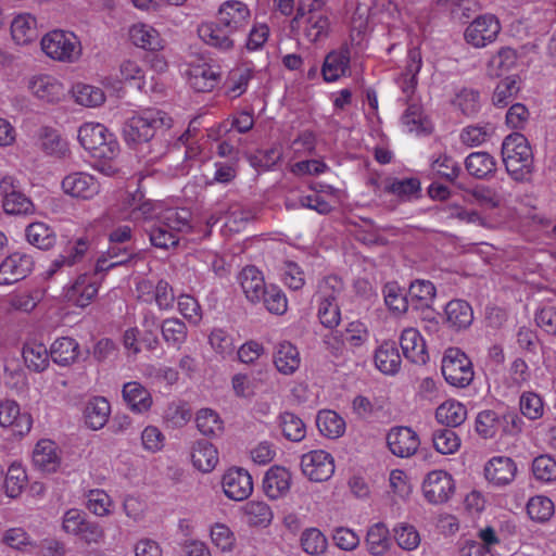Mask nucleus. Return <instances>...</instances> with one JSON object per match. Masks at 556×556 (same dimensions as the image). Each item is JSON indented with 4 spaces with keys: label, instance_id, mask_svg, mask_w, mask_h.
<instances>
[{
    "label": "nucleus",
    "instance_id": "obj_15",
    "mask_svg": "<svg viewBox=\"0 0 556 556\" xmlns=\"http://www.w3.org/2000/svg\"><path fill=\"white\" fill-rule=\"evenodd\" d=\"M33 425L28 413H21L20 405L13 400L0 402V426L11 430L13 435L27 434Z\"/></svg>",
    "mask_w": 556,
    "mask_h": 556
},
{
    "label": "nucleus",
    "instance_id": "obj_30",
    "mask_svg": "<svg viewBox=\"0 0 556 556\" xmlns=\"http://www.w3.org/2000/svg\"><path fill=\"white\" fill-rule=\"evenodd\" d=\"M193 466L202 472H211L218 463L217 448L207 440L197 441L192 446Z\"/></svg>",
    "mask_w": 556,
    "mask_h": 556
},
{
    "label": "nucleus",
    "instance_id": "obj_23",
    "mask_svg": "<svg viewBox=\"0 0 556 556\" xmlns=\"http://www.w3.org/2000/svg\"><path fill=\"white\" fill-rule=\"evenodd\" d=\"M291 478V472L287 468L277 465L270 467L263 480L265 494L271 500L285 496L290 490Z\"/></svg>",
    "mask_w": 556,
    "mask_h": 556
},
{
    "label": "nucleus",
    "instance_id": "obj_64",
    "mask_svg": "<svg viewBox=\"0 0 556 556\" xmlns=\"http://www.w3.org/2000/svg\"><path fill=\"white\" fill-rule=\"evenodd\" d=\"M301 545L307 554L319 555L327 548V539L318 529L311 528L302 533Z\"/></svg>",
    "mask_w": 556,
    "mask_h": 556
},
{
    "label": "nucleus",
    "instance_id": "obj_5",
    "mask_svg": "<svg viewBox=\"0 0 556 556\" xmlns=\"http://www.w3.org/2000/svg\"><path fill=\"white\" fill-rule=\"evenodd\" d=\"M28 92L45 104H59L66 99L67 89L60 77L49 73H36L26 79Z\"/></svg>",
    "mask_w": 556,
    "mask_h": 556
},
{
    "label": "nucleus",
    "instance_id": "obj_1",
    "mask_svg": "<svg viewBox=\"0 0 556 556\" xmlns=\"http://www.w3.org/2000/svg\"><path fill=\"white\" fill-rule=\"evenodd\" d=\"M77 139L90 156L97 160L92 165L97 170H104L106 162L113 160L119 151L115 136L100 123H84L78 128Z\"/></svg>",
    "mask_w": 556,
    "mask_h": 556
},
{
    "label": "nucleus",
    "instance_id": "obj_41",
    "mask_svg": "<svg viewBox=\"0 0 556 556\" xmlns=\"http://www.w3.org/2000/svg\"><path fill=\"white\" fill-rule=\"evenodd\" d=\"M467 417L465 405L456 401H446L435 410V419L439 424L448 428L460 426Z\"/></svg>",
    "mask_w": 556,
    "mask_h": 556
},
{
    "label": "nucleus",
    "instance_id": "obj_33",
    "mask_svg": "<svg viewBox=\"0 0 556 556\" xmlns=\"http://www.w3.org/2000/svg\"><path fill=\"white\" fill-rule=\"evenodd\" d=\"M190 220L191 212L185 207L166 208L160 212L157 216V222L167 228V230L175 231L176 235L190 232L192 229Z\"/></svg>",
    "mask_w": 556,
    "mask_h": 556
},
{
    "label": "nucleus",
    "instance_id": "obj_44",
    "mask_svg": "<svg viewBox=\"0 0 556 556\" xmlns=\"http://www.w3.org/2000/svg\"><path fill=\"white\" fill-rule=\"evenodd\" d=\"M253 78V71L249 67H237L229 72L225 81V93L231 99L242 96Z\"/></svg>",
    "mask_w": 556,
    "mask_h": 556
},
{
    "label": "nucleus",
    "instance_id": "obj_28",
    "mask_svg": "<svg viewBox=\"0 0 556 556\" xmlns=\"http://www.w3.org/2000/svg\"><path fill=\"white\" fill-rule=\"evenodd\" d=\"M111 405L103 396L90 399L84 409V418L88 428L92 430L102 429L110 417Z\"/></svg>",
    "mask_w": 556,
    "mask_h": 556
},
{
    "label": "nucleus",
    "instance_id": "obj_29",
    "mask_svg": "<svg viewBox=\"0 0 556 556\" xmlns=\"http://www.w3.org/2000/svg\"><path fill=\"white\" fill-rule=\"evenodd\" d=\"M301 357L295 345L288 341L280 342L274 353V365L282 375H292L300 367Z\"/></svg>",
    "mask_w": 556,
    "mask_h": 556
},
{
    "label": "nucleus",
    "instance_id": "obj_53",
    "mask_svg": "<svg viewBox=\"0 0 556 556\" xmlns=\"http://www.w3.org/2000/svg\"><path fill=\"white\" fill-rule=\"evenodd\" d=\"M195 422L199 431L205 437H217L223 433V421L213 409L203 408L199 410Z\"/></svg>",
    "mask_w": 556,
    "mask_h": 556
},
{
    "label": "nucleus",
    "instance_id": "obj_42",
    "mask_svg": "<svg viewBox=\"0 0 556 556\" xmlns=\"http://www.w3.org/2000/svg\"><path fill=\"white\" fill-rule=\"evenodd\" d=\"M495 127L491 123L468 125L462 129L459 139L468 147H478L486 143L494 136Z\"/></svg>",
    "mask_w": 556,
    "mask_h": 556
},
{
    "label": "nucleus",
    "instance_id": "obj_26",
    "mask_svg": "<svg viewBox=\"0 0 556 556\" xmlns=\"http://www.w3.org/2000/svg\"><path fill=\"white\" fill-rule=\"evenodd\" d=\"M239 280L247 299L252 303H260L268 288L262 273L255 266H247L241 270Z\"/></svg>",
    "mask_w": 556,
    "mask_h": 556
},
{
    "label": "nucleus",
    "instance_id": "obj_16",
    "mask_svg": "<svg viewBox=\"0 0 556 556\" xmlns=\"http://www.w3.org/2000/svg\"><path fill=\"white\" fill-rule=\"evenodd\" d=\"M223 489L230 500L243 501L253 491L252 477L243 468H230L223 477Z\"/></svg>",
    "mask_w": 556,
    "mask_h": 556
},
{
    "label": "nucleus",
    "instance_id": "obj_17",
    "mask_svg": "<svg viewBox=\"0 0 556 556\" xmlns=\"http://www.w3.org/2000/svg\"><path fill=\"white\" fill-rule=\"evenodd\" d=\"M387 443L393 455L409 457L420 444L419 438L409 427H394L387 434Z\"/></svg>",
    "mask_w": 556,
    "mask_h": 556
},
{
    "label": "nucleus",
    "instance_id": "obj_38",
    "mask_svg": "<svg viewBox=\"0 0 556 556\" xmlns=\"http://www.w3.org/2000/svg\"><path fill=\"white\" fill-rule=\"evenodd\" d=\"M123 399L127 405L137 413L146 412L152 404L149 391L139 382H127L123 387Z\"/></svg>",
    "mask_w": 556,
    "mask_h": 556
},
{
    "label": "nucleus",
    "instance_id": "obj_40",
    "mask_svg": "<svg viewBox=\"0 0 556 556\" xmlns=\"http://www.w3.org/2000/svg\"><path fill=\"white\" fill-rule=\"evenodd\" d=\"M79 353V344L70 337L56 339L50 349L52 361L59 365L67 366L74 363Z\"/></svg>",
    "mask_w": 556,
    "mask_h": 556
},
{
    "label": "nucleus",
    "instance_id": "obj_2",
    "mask_svg": "<svg viewBox=\"0 0 556 556\" xmlns=\"http://www.w3.org/2000/svg\"><path fill=\"white\" fill-rule=\"evenodd\" d=\"M173 119L157 109H147L127 119L123 134L128 144H139L152 139L159 129L172 127Z\"/></svg>",
    "mask_w": 556,
    "mask_h": 556
},
{
    "label": "nucleus",
    "instance_id": "obj_54",
    "mask_svg": "<svg viewBox=\"0 0 556 556\" xmlns=\"http://www.w3.org/2000/svg\"><path fill=\"white\" fill-rule=\"evenodd\" d=\"M402 126L405 131L420 135L430 129V124L424 117L421 108L417 104L409 105L402 116Z\"/></svg>",
    "mask_w": 556,
    "mask_h": 556
},
{
    "label": "nucleus",
    "instance_id": "obj_4",
    "mask_svg": "<svg viewBox=\"0 0 556 556\" xmlns=\"http://www.w3.org/2000/svg\"><path fill=\"white\" fill-rule=\"evenodd\" d=\"M317 0H301L294 22L303 28L305 37L311 42L325 40L330 30L328 16L316 9Z\"/></svg>",
    "mask_w": 556,
    "mask_h": 556
},
{
    "label": "nucleus",
    "instance_id": "obj_46",
    "mask_svg": "<svg viewBox=\"0 0 556 556\" xmlns=\"http://www.w3.org/2000/svg\"><path fill=\"white\" fill-rule=\"evenodd\" d=\"M319 432L330 439L341 437L345 430L344 420L333 410H320L316 417Z\"/></svg>",
    "mask_w": 556,
    "mask_h": 556
},
{
    "label": "nucleus",
    "instance_id": "obj_50",
    "mask_svg": "<svg viewBox=\"0 0 556 556\" xmlns=\"http://www.w3.org/2000/svg\"><path fill=\"white\" fill-rule=\"evenodd\" d=\"M343 291V281L334 276L330 275L324 277L317 285V291L314 295L316 302H330L338 303V296Z\"/></svg>",
    "mask_w": 556,
    "mask_h": 556
},
{
    "label": "nucleus",
    "instance_id": "obj_48",
    "mask_svg": "<svg viewBox=\"0 0 556 556\" xmlns=\"http://www.w3.org/2000/svg\"><path fill=\"white\" fill-rule=\"evenodd\" d=\"M366 544L371 555L386 554L391 545L389 530L384 523L378 522L371 526L366 535Z\"/></svg>",
    "mask_w": 556,
    "mask_h": 556
},
{
    "label": "nucleus",
    "instance_id": "obj_43",
    "mask_svg": "<svg viewBox=\"0 0 556 556\" xmlns=\"http://www.w3.org/2000/svg\"><path fill=\"white\" fill-rule=\"evenodd\" d=\"M408 299L413 309L431 305L435 296V287L429 280H416L408 288Z\"/></svg>",
    "mask_w": 556,
    "mask_h": 556
},
{
    "label": "nucleus",
    "instance_id": "obj_6",
    "mask_svg": "<svg viewBox=\"0 0 556 556\" xmlns=\"http://www.w3.org/2000/svg\"><path fill=\"white\" fill-rule=\"evenodd\" d=\"M441 371L447 383L458 388L467 387L473 379L470 359L457 348H450L445 351Z\"/></svg>",
    "mask_w": 556,
    "mask_h": 556
},
{
    "label": "nucleus",
    "instance_id": "obj_35",
    "mask_svg": "<svg viewBox=\"0 0 556 556\" xmlns=\"http://www.w3.org/2000/svg\"><path fill=\"white\" fill-rule=\"evenodd\" d=\"M39 148L45 154L56 159H63L70 153L68 141L52 128H43L41 130Z\"/></svg>",
    "mask_w": 556,
    "mask_h": 556
},
{
    "label": "nucleus",
    "instance_id": "obj_32",
    "mask_svg": "<svg viewBox=\"0 0 556 556\" xmlns=\"http://www.w3.org/2000/svg\"><path fill=\"white\" fill-rule=\"evenodd\" d=\"M11 35L15 43L26 46L37 37V21L28 13L16 15L11 23Z\"/></svg>",
    "mask_w": 556,
    "mask_h": 556
},
{
    "label": "nucleus",
    "instance_id": "obj_34",
    "mask_svg": "<svg viewBox=\"0 0 556 556\" xmlns=\"http://www.w3.org/2000/svg\"><path fill=\"white\" fill-rule=\"evenodd\" d=\"M33 463L45 472H54L60 465V457L54 442L40 440L33 452Z\"/></svg>",
    "mask_w": 556,
    "mask_h": 556
},
{
    "label": "nucleus",
    "instance_id": "obj_27",
    "mask_svg": "<svg viewBox=\"0 0 556 556\" xmlns=\"http://www.w3.org/2000/svg\"><path fill=\"white\" fill-rule=\"evenodd\" d=\"M61 186L65 193L81 199H91L100 190L94 176H64Z\"/></svg>",
    "mask_w": 556,
    "mask_h": 556
},
{
    "label": "nucleus",
    "instance_id": "obj_52",
    "mask_svg": "<svg viewBox=\"0 0 556 556\" xmlns=\"http://www.w3.org/2000/svg\"><path fill=\"white\" fill-rule=\"evenodd\" d=\"M519 80L515 76H508L501 80L494 89L492 102L495 106L508 105L519 92Z\"/></svg>",
    "mask_w": 556,
    "mask_h": 556
},
{
    "label": "nucleus",
    "instance_id": "obj_24",
    "mask_svg": "<svg viewBox=\"0 0 556 556\" xmlns=\"http://www.w3.org/2000/svg\"><path fill=\"white\" fill-rule=\"evenodd\" d=\"M517 472L515 462L505 456H497L490 459L484 467V476L488 481L495 485L509 484Z\"/></svg>",
    "mask_w": 556,
    "mask_h": 556
},
{
    "label": "nucleus",
    "instance_id": "obj_51",
    "mask_svg": "<svg viewBox=\"0 0 556 556\" xmlns=\"http://www.w3.org/2000/svg\"><path fill=\"white\" fill-rule=\"evenodd\" d=\"M279 425L285 438L292 442H300L305 438L306 429L303 420L290 412L279 416Z\"/></svg>",
    "mask_w": 556,
    "mask_h": 556
},
{
    "label": "nucleus",
    "instance_id": "obj_18",
    "mask_svg": "<svg viewBox=\"0 0 556 556\" xmlns=\"http://www.w3.org/2000/svg\"><path fill=\"white\" fill-rule=\"evenodd\" d=\"M128 37L131 43L148 51H161L165 48L166 41L160 31L152 25L137 22L129 26Z\"/></svg>",
    "mask_w": 556,
    "mask_h": 556
},
{
    "label": "nucleus",
    "instance_id": "obj_55",
    "mask_svg": "<svg viewBox=\"0 0 556 556\" xmlns=\"http://www.w3.org/2000/svg\"><path fill=\"white\" fill-rule=\"evenodd\" d=\"M164 341L167 344L179 348L187 339V326L178 318H167L161 325Z\"/></svg>",
    "mask_w": 556,
    "mask_h": 556
},
{
    "label": "nucleus",
    "instance_id": "obj_3",
    "mask_svg": "<svg viewBox=\"0 0 556 556\" xmlns=\"http://www.w3.org/2000/svg\"><path fill=\"white\" fill-rule=\"evenodd\" d=\"M41 51L52 61L76 63L83 54L81 41L76 34L64 29H53L42 36Z\"/></svg>",
    "mask_w": 556,
    "mask_h": 556
},
{
    "label": "nucleus",
    "instance_id": "obj_19",
    "mask_svg": "<svg viewBox=\"0 0 556 556\" xmlns=\"http://www.w3.org/2000/svg\"><path fill=\"white\" fill-rule=\"evenodd\" d=\"M199 38L207 46L213 47L223 52L232 50L235 47L233 36L217 22H203L198 26Z\"/></svg>",
    "mask_w": 556,
    "mask_h": 556
},
{
    "label": "nucleus",
    "instance_id": "obj_20",
    "mask_svg": "<svg viewBox=\"0 0 556 556\" xmlns=\"http://www.w3.org/2000/svg\"><path fill=\"white\" fill-rule=\"evenodd\" d=\"M351 53L348 47L330 51L324 61L321 74L327 83H333L350 74Z\"/></svg>",
    "mask_w": 556,
    "mask_h": 556
},
{
    "label": "nucleus",
    "instance_id": "obj_22",
    "mask_svg": "<svg viewBox=\"0 0 556 556\" xmlns=\"http://www.w3.org/2000/svg\"><path fill=\"white\" fill-rule=\"evenodd\" d=\"M98 289V281L94 276L84 274L78 276L71 288L67 289L65 296L74 305L86 307L96 298Z\"/></svg>",
    "mask_w": 556,
    "mask_h": 556
},
{
    "label": "nucleus",
    "instance_id": "obj_12",
    "mask_svg": "<svg viewBox=\"0 0 556 556\" xmlns=\"http://www.w3.org/2000/svg\"><path fill=\"white\" fill-rule=\"evenodd\" d=\"M303 473L315 482L327 481L334 472L333 457L323 451H311L301 458Z\"/></svg>",
    "mask_w": 556,
    "mask_h": 556
},
{
    "label": "nucleus",
    "instance_id": "obj_47",
    "mask_svg": "<svg viewBox=\"0 0 556 556\" xmlns=\"http://www.w3.org/2000/svg\"><path fill=\"white\" fill-rule=\"evenodd\" d=\"M23 358L28 369L36 372L43 371L49 365V353L41 343H27L23 348Z\"/></svg>",
    "mask_w": 556,
    "mask_h": 556
},
{
    "label": "nucleus",
    "instance_id": "obj_39",
    "mask_svg": "<svg viewBox=\"0 0 556 556\" xmlns=\"http://www.w3.org/2000/svg\"><path fill=\"white\" fill-rule=\"evenodd\" d=\"M377 368L386 375H394L401 367V356L394 342H384L375 354Z\"/></svg>",
    "mask_w": 556,
    "mask_h": 556
},
{
    "label": "nucleus",
    "instance_id": "obj_37",
    "mask_svg": "<svg viewBox=\"0 0 556 556\" xmlns=\"http://www.w3.org/2000/svg\"><path fill=\"white\" fill-rule=\"evenodd\" d=\"M26 239L39 250H50L56 242L55 231L45 223L36 222L26 227Z\"/></svg>",
    "mask_w": 556,
    "mask_h": 556
},
{
    "label": "nucleus",
    "instance_id": "obj_8",
    "mask_svg": "<svg viewBox=\"0 0 556 556\" xmlns=\"http://www.w3.org/2000/svg\"><path fill=\"white\" fill-rule=\"evenodd\" d=\"M216 16L228 33L237 35L248 28L252 12L241 0H226L219 4Z\"/></svg>",
    "mask_w": 556,
    "mask_h": 556
},
{
    "label": "nucleus",
    "instance_id": "obj_25",
    "mask_svg": "<svg viewBox=\"0 0 556 556\" xmlns=\"http://www.w3.org/2000/svg\"><path fill=\"white\" fill-rule=\"evenodd\" d=\"M422 66V56L418 48H412L408 50L406 65L400 77L397 78V85L402 92L409 98L417 86V75L419 74Z\"/></svg>",
    "mask_w": 556,
    "mask_h": 556
},
{
    "label": "nucleus",
    "instance_id": "obj_45",
    "mask_svg": "<svg viewBox=\"0 0 556 556\" xmlns=\"http://www.w3.org/2000/svg\"><path fill=\"white\" fill-rule=\"evenodd\" d=\"M452 104L462 114L466 116H475L481 109L480 93L471 88H460L455 93Z\"/></svg>",
    "mask_w": 556,
    "mask_h": 556
},
{
    "label": "nucleus",
    "instance_id": "obj_56",
    "mask_svg": "<svg viewBox=\"0 0 556 556\" xmlns=\"http://www.w3.org/2000/svg\"><path fill=\"white\" fill-rule=\"evenodd\" d=\"M151 244L155 248L168 250L175 248L179 243V236L175 231L167 230L157 220L151 225L148 230Z\"/></svg>",
    "mask_w": 556,
    "mask_h": 556
},
{
    "label": "nucleus",
    "instance_id": "obj_10",
    "mask_svg": "<svg viewBox=\"0 0 556 556\" xmlns=\"http://www.w3.org/2000/svg\"><path fill=\"white\" fill-rule=\"evenodd\" d=\"M34 257L25 252H13L0 264V286H10L25 279L34 269Z\"/></svg>",
    "mask_w": 556,
    "mask_h": 556
},
{
    "label": "nucleus",
    "instance_id": "obj_57",
    "mask_svg": "<svg viewBox=\"0 0 556 556\" xmlns=\"http://www.w3.org/2000/svg\"><path fill=\"white\" fill-rule=\"evenodd\" d=\"M27 482L25 469L20 464H12L7 471L4 488L8 496L17 497Z\"/></svg>",
    "mask_w": 556,
    "mask_h": 556
},
{
    "label": "nucleus",
    "instance_id": "obj_60",
    "mask_svg": "<svg viewBox=\"0 0 556 556\" xmlns=\"http://www.w3.org/2000/svg\"><path fill=\"white\" fill-rule=\"evenodd\" d=\"M527 513L532 520L545 522L554 514V504L546 496H533L528 501Z\"/></svg>",
    "mask_w": 556,
    "mask_h": 556
},
{
    "label": "nucleus",
    "instance_id": "obj_58",
    "mask_svg": "<svg viewBox=\"0 0 556 556\" xmlns=\"http://www.w3.org/2000/svg\"><path fill=\"white\" fill-rule=\"evenodd\" d=\"M434 448L443 454L448 455L455 453L460 446V440L451 428L435 430L432 434Z\"/></svg>",
    "mask_w": 556,
    "mask_h": 556
},
{
    "label": "nucleus",
    "instance_id": "obj_11",
    "mask_svg": "<svg viewBox=\"0 0 556 556\" xmlns=\"http://www.w3.org/2000/svg\"><path fill=\"white\" fill-rule=\"evenodd\" d=\"M501 30L498 20L492 14H484L473 20L465 30V39L476 48H483L493 42Z\"/></svg>",
    "mask_w": 556,
    "mask_h": 556
},
{
    "label": "nucleus",
    "instance_id": "obj_61",
    "mask_svg": "<svg viewBox=\"0 0 556 556\" xmlns=\"http://www.w3.org/2000/svg\"><path fill=\"white\" fill-rule=\"evenodd\" d=\"M519 408L525 417L530 420H536L543 416L544 403L538 393L527 391L520 395Z\"/></svg>",
    "mask_w": 556,
    "mask_h": 556
},
{
    "label": "nucleus",
    "instance_id": "obj_9",
    "mask_svg": "<svg viewBox=\"0 0 556 556\" xmlns=\"http://www.w3.org/2000/svg\"><path fill=\"white\" fill-rule=\"evenodd\" d=\"M532 152L527 138L520 132L508 135L503 142V156L508 174L522 172Z\"/></svg>",
    "mask_w": 556,
    "mask_h": 556
},
{
    "label": "nucleus",
    "instance_id": "obj_63",
    "mask_svg": "<svg viewBox=\"0 0 556 556\" xmlns=\"http://www.w3.org/2000/svg\"><path fill=\"white\" fill-rule=\"evenodd\" d=\"M261 302L264 303L266 309L276 315H282L286 313L288 307V302L282 290L275 286L270 285L264 292V298H262Z\"/></svg>",
    "mask_w": 556,
    "mask_h": 556
},
{
    "label": "nucleus",
    "instance_id": "obj_14",
    "mask_svg": "<svg viewBox=\"0 0 556 556\" xmlns=\"http://www.w3.org/2000/svg\"><path fill=\"white\" fill-rule=\"evenodd\" d=\"M185 73L190 87L199 92L213 90L220 78L217 67L204 60L190 62Z\"/></svg>",
    "mask_w": 556,
    "mask_h": 556
},
{
    "label": "nucleus",
    "instance_id": "obj_13",
    "mask_svg": "<svg viewBox=\"0 0 556 556\" xmlns=\"http://www.w3.org/2000/svg\"><path fill=\"white\" fill-rule=\"evenodd\" d=\"M455 484L451 475L444 470L429 472L422 483V492L431 504H442L454 493Z\"/></svg>",
    "mask_w": 556,
    "mask_h": 556
},
{
    "label": "nucleus",
    "instance_id": "obj_31",
    "mask_svg": "<svg viewBox=\"0 0 556 556\" xmlns=\"http://www.w3.org/2000/svg\"><path fill=\"white\" fill-rule=\"evenodd\" d=\"M445 316L447 325L462 330L468 328L473 320L471 306L464 300H452L445 306Z\"/></svg>",
    "mask_w": 556,
    "mask_h": 556
},
{
    "label": "nucleus",
    "instance_id": "obj_36",
    "mask_svg": "<svg viewBox=\"0 0 556 556\" xmlns=\"http://www.w3.org/2000/svg\"><path fill=\"white\" fill-rule=\"evenodd\" d=\"M72 94L75 103L89 109L99 108L106 100L105 92L101 87L85 83L75 84L72 87Z\"/></svg>",
    "mask_w": 556,
    "mask_h": 556
},
{
    "label": "nucleus",
    "instance_id": "obj_7",
    "mask_svg": "<svg viewBox=\"0 0 556 556\" xmlns=\"http://www.w3.org/2000/svg\"><path fill=\"white\" fill-rule=\"evenodd\" d=\"M2 206L10 215H28L34 213L35 205L24 193V188L15 176H3L0 180Z\"/></svg>",
    "mask_w": 556,
    "mask_h": 556
},
{
    "label": "nucleus",
    "instance_id": "obj_59",
    "mask_svg": "<svg viewBox=\"0 0 556 556\" xmlns=\"http://www.w3.org/2000/svg\"><path fill=\"white\" fill-rule=\"evenodd\" d=\"M468 174H493L496 170V163L492 155L486 152L470 153L465 161Z\"/></svg>",
    "mask_w": 556,
    "mask_h": 556
},
{
    "label": "nucleus",
    "instance_id": "obj_62",
    "mask_svg": "<svg viewBox=\"0 0 556 556\" xmlns=\"http://www.w3.org/2000/svg\"><path fill=\"white\" fill-rule=\"evenodd\" d=\"M516 61V52L510 48H503L490 59L488 64L489 73L494 76H501L511 70Z\"/></svg>",
    "mask_w": 556,
    "mask_h": 556
},
{
    "label": "nucleus",
    "instance_id": "obj_49",
    "mask_svg": "<svg viewBox=\"0 0 556 556\" xmlns=\"http://www.w3.org/2000/svg\"><path fill=\"white\" fill-rule=\"evenodd\" d=\"M384 191L396 195L402 201H407L413 197H419L421 191L420 181L413 176L405 177L403 179L393 180L386 184Z\"/></svg>",
    "mask_w": 556,
    "mask_h": 556
},
{
    "label": "nucleus",
    "instance_id": "obj_21",
    "mask_svg": "<svg viewBox=\"0 0 556 556\" xmlns=\"http://www.w3.org/2000/svg\"><path fill=\"white\" fill-rule=\"evenodd\" d=\"M400 345L403 355L409 362L425 365L429 359L426 342L415 328H406L400 337Z\"/></svg>",
    "mask_w": 556,
    "mask_h": 556
}]
</instances>
